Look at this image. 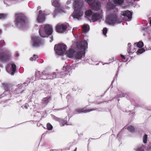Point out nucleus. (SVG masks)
<instances>
[{
  "label": "nucleus",
  "mask_w": 151,
  "mask_h": 151,
  "mask_svg": "<svg viewBox=\"0 0 151 151\" xmlns=\"http://www.w3.org/2000/svg\"><path fill=\"white\" fill-rule=\"evenodd\" d=\"M122 16L124 17L121 19H117L116 16L115 14H111L109 15L106 19V22L109 24L114 25L120 23L122 20L130 21L132 17V13L129 11H124L121 12Z\"/></svg>",
  "instance_id": "obj_1"
},
{
  "label": "nucleus",
  "mask_w": 151,
  "mask_h": 151,
  "mask_svg": "<svg viewBox=\"0 0 151 151\" xmlns=\"http://www.w3.org/2000/svg\"><path fill=\"white\" fill-rule=\"evenodd\" d=\"M77 47L81 51L77 52L74 55V58L78 60L81 59L85 56V50L88 47L87 42L84 40H82L77 44Z\"/></svg>",
  "instance_id": "obj_2"
},
{
  "label": "nucleus",
  "mask_w": 151,
  "mask_h": 151,
  "mask_svg": "<svg viewBox=\"0 0 151 151\" xmlns=\"http://www.w3.org/2000/svg\"><path fill=\"white\" fill-rule=\"evenodd\" d=\"M82 5V2L79 0L75 1L73 4L74 11L73 14V16L74 18L79 19L83 15V12L81 10Z\"/></svg>",
  "instance_id": "obj_3"
},
{
  "label": "nucleus",
  "mask_w": 151,
  "mask_h": 151,
  "mask_svg": "<svg viewBox=\"0 0 151 151\" xmlns=\"http://www.w3.org/2000/svg\"><path fill=\"white\" fill-rule=\"evenodd\" d=\"M39 33L42 37H46L47 35H51L53 32L52 27L49 24L43 25L42 26L39 30Z\"/></svg>",
  "instance_id": "obj_4"
},
{
  "label": "nucleus",
  "mask_w": 151,
  "mask_h": 151,
  "mask_svg": "<svg viewBox=\"0 0 151 151\" xmlns=\"http://www.w3.org/2000/svg\"><path fill=\"white\" fill-rule=\"evenodd\" d=\"M36 80H38L39 78L41 79H52L56 77V73L55 72L52 73V75H49L46 73V71L43 70L42 72L39 71L36 72Z\"/></svg>",
  "instance_id": "obj_5"
},
{
  "label": "nucleus",
  "mask_w": 151,
  "mask_h": 151,
  "mask_svg": "<svg viewBox=\"0 0 151 151\" xmlns=\"http://www.w3.org/2000/svg\"><path fill=\"white\" fill-rule=\"evenodd\" d=\"M15 24L18 27L21 28L24 26L26 24L24 17L22 14H17L15 15Z\"/></svg>",
  "instance_id": "obj_6"
},
{
  "label": "nucleus",
  "mask_w": 151,
  "mask_h": 151,
  "mask_svg": "<svg viewBox=\"0 0 151 151\" xmlns=\"http://www.w3.org/2000/svg\"><path fill=\"white\" fill-rule=\"evenodd\" d=\"M67 49V46L63 44L56 45L54 47V49L56 53L59 55H63L64 54Z\"/></svg>",
  "instance_id": "obj_7"
},
{
  "label": "nucleus",
  "mask_w": 151,
  "mask_h": 151,
  "mask_svg": "<svg viewBox=\"0 0 151 151\" xmlns=\"http://www.w3.org/2000/svg\"><path fill=\"white\" fill-rule=\"evenodd\" d=\"M85 1L95 10L97 11L101 7L100 3L98 0H85Z\"/></svg>",
  "instance_id": "obj_8"
},
{
  "label": "nucleus",
  "mask_w": 151,
  "mask_h": 151,
  "mask_svg": "<svg viewBox=\"0 0 151 151\" xmlns=\"http://www.w3.org/2000/svg\"><path fill=\"white\" fill-rule=\"evenodd\" d=\"M32 45L34 47L40 46L44 43V42L38 36H33L32 37Z\"/></svg>",
  "instance_id": "obj_9"
},
{
  "label": "nucleus",
  "mask_w": 151,
  "mask_h": 151,
  "mask_svg": "<svg viewBox=\"0 0 151 151\" xmlns=\"http://www.w3.org/2000/svg\"><path fill=\"white\" fill-rule=\"evenodd\" d=\"M67 28V25L65 24H59L56 26V30L59 33H63Z\"/></svg>",
  "instance_id": "obj_10"
},
{
  "label": "nucleus",
  "mask_w": 151,
  "mask_h": 151,
  "mask_svg": "<svg viewBox=\"0 0 151 151\" xmlns=\"http://www.w3.org/2000/svg\"><path fill=\"white\" fill-rule=\"evenodd\" d=\"M6 70L9 73L13 75L16 70V65L13 63L9 64L7 67Z\"/></svg>",
  "instance_id": "obj_11"
},
{
  "label": "nucleus",
  "mask_w": 151,
  "mask_h": 151,
  "mask_svg": "<svg viewBox=\"0 0 151 151\" xmlns=\"http://www.w3.org/2000/svg\"><path fill=\"white\" fill-rule=\"evenodd\" d=\"M45 20V14L41 10H40L39 14L37 18L38 22L40 23L42 22Z\"/></svg>",
  "instance_id": "obj_12"
},
{
  "label": "nucleus",
  "mask_w": 151,
  "mask_h": 151,
  "mask_svg": "<svg viewBox=\"0 0 151 151\" xmlns=\"http://www.w3.org/2000/svg\"><path fill=\"white\" fill-rule=\"evenodd\" d=\"M101 17L102 15L101 14L95 13L92 15L91 19L93 22H94L97 21L98 19L101 18Z\"/></svg>",
  "instance_id": "obj_13"
},
{
  "label": "nucleus",
  "mask_w": 151,
  "mask_h": 151,
  "mask_svg": "<svg viewBox=\"0 0 151 151\" xmlns=\"http://www.w3.org/2000/svg\"><path fill=\"white\" fill-rule=\"evenodd\" d=\"M93 110L92 109H87L84 108L83 109H76V113H86Z\"/></svg>",
  "instance_id": "obj_14"
},
{
  "label": "nucleus",
  "mask_w": 151,
  "mask_h": 151,
  "mask_svg": "<svg viewBox=\"0 0 151 151\" xmlns=\"http://www.w3.org/2000/svg\"><path fill=\"white\" fill-rule=\"evenodd\" d=\"M74 52L75 51L73 50L70 49L69 50L66 51L65 54L69 58L73 57L74 58Z\"/></svg>",
  "instance_id": "obj_15"
},
{
  "label": "nucleus",
  "mask_w": 151,
  "mask_h": 151,
  "mask_svg": "<svg viewBox=\"0 0 151 151\" xmlns=\"http://www.w3.org/2000/svg\"><path fill=\"white\" fill-rule=\"evenodd\" d=\"M63 70L64 71L61 72V73L62 76H64L63 73H64V74L65 75L67 74V72H69L70 70V67L68 65H67L66 66H64L63 68Z\"/></svg>",
  "instance_id": "obj_16"
},
{
  "label": "nucleus",
  "mask_w": 151,
  "mask_h": 151,
  "mask_svg": "<svg viewBox=\"0 0 151 151\" xmlns=\"http://www.w3.org/2000/svg\"><path fill=\"white\" fill-rule=\"evenodd\" d=\"M86 18H89L91 17V16L92 15V12L91 10L89 9L86 11L85 12Z\"/></svg>",
  "instance_id": "obj_17"
},
{
  "label": "nucleus",
  "mask_w": 151,
  "mask_h": 151,
  "mask_svg": "<svg viewBox=\"0 0 151 151\" xmlns=\"http://www.w3.org/2000/svg\"><path fill=\"white\" fill-rule=\"evenodd\" d=\"M21 84H19L18 85V88L16 89V90L14 91V93H22V90H21L22 88V87Z\"/></svg>",
  "instance_id": "obj_18"
},
{
  "label": "nucleus",
  "mask_w": 151,
  "mask_h": 151,
  "mask_svg": "<svg viewBox=\"0 0 151 151\" xmlns=\"http://www.w3.org/2000/svg\"><path fill=\"white\" fill-rule=\"evenodd\" d=\"M82 28L84 32H87L89 30V27L88 24H85L83 25Z\"/></svg>",
  "instance_id": "obj_19"
},
{
  "label": "nucleus",
  "mask_w": 151,
  "mask_h": 151,
  "mask_svg": "<svg viewBox=\"0 0 151 151\" xmlns=\"http://www.w3.org/2000/svg\"><path fill=\"white\" fill-rule=\"evenodd\" d=\"M124 128L125 129L127 128L129 131L131 132H133L135 131V129L134 127L132 125H129L126 127H125Z\"/></svg>",
  "instance_id": "obj_20"
},
{
  "label": "nucleus",
  "mask_w": 151,
  "mask_h": 151,
  "mask_svg": "<svg viewBox=\"0 0 151 151\" xmlns=\"http://www.w3.org/2000/svg\"><path fill=\"white\" fill-rule=\"evenodd\" d=\"M52 5L54 6L58 7H59L60 6V4L59 1L57 0L53 1L52 2Z\"/></svg>",
  "instance_id": "obj_21"
},
{
  "label": "nucleus",
  "mask_w": 151,
  "mask_h": 151,
  "mask_svg": "<svg viewBox=\"0 0 151 151\" xmlns=\"http://www.w3.org/2000/svg\"><path fill=\"white\" fill-rule=\"evenodd\" d=\"M57 120L59 121L60 123V125L61 126H63L66 124L67 123V121L65 120L57 119Z\"/></svg>",
  "instance_id": "obj_22"
},
{
  "label": "nucleus",
  "mask_w": 151,
  "mask_h": 151,
  "mask_svg": "<svg viewBox=\"0 0 151 151\" xmlns=\"http://www.w3.org/2000/svg\"><path fill=\"white\" fill-rule=\"evenodd\" d=\"M134 46L137 45V47L139 48H141L143 46V43L141 41L139 42L137 44L136 43L134 44Z\"/></svg>",
  "instance_id": "obj_23"
},
{
  "label": "nucleus",
  "mask_w": 151,
  "mask_h": 151,
  "mask_svg": "<svg viewBox=\"0 0 151 151\" xmlns=\"http://www.w3.org/2000/svg\"><path fill=\"white\" fill-rule=\"evenodd\" d=\"M114 2L116 4L120 5L124 2V0H113Z\"/></svg>",
  "instance_id": "obj_24"
},
{
  "label": "nucleus",
  "mask_w": 151,
  "mask_h": 151,
  "mask_svg": "<svg viewBox=\"0 0 151 151\" xmlns=\"http://www.w3.org/2000/svg\"><path fill=\"white\" fill-rule=\"evenodd\" d=\"M145 146L143 145H142L139 147L137 149H136V151H144Z\"/></svg>",
  "instance_id": "obj_25"
},
{
  "label": "nucleus",
  "mask_w": 151,
  "mask_h": 151,
  "mask_svg": "<svg viewBox=\"0 0 151 151\" xmlns=\"http://www.w3.org/2000/svg\"><path fill=\"white\" fill-rule=\"evenodd\" d=\"M114 7V5L112 4L110 2L107 4V8L109 9H113Z\"/></svg>",
  "instance_id": "obj_26"
},
{
  "label": "nucleus",
  "mask_w": 151,
  "mask_h": 151,
  "mask_svg": "<svg viewBox=\"0 0 151 151\" xmlns=\"http://www.w3.org/2000/svg\"><path fill=\"white\" fill-rule=\"evenodd\" d=\"M145 51V49L143 48H142L138 50L137 52V55L139 54H142V53H143Z\"/></svg>",
  "instance_id": "obj_27"
},
{
  "label": "nucleus",
  "mask_w": 151,
  "mask_h": 151,
  "mask_svg": "<svg viewBox=\"0 0 151 151\" xmlns=\"http://www.w3.org/2000/svg\"><path fill=\"white\" fill-rule=\"evenodd\" d=\"M147 134H145L143 138V142L144 143H146L147 142Z\"/></svg>",
  "instance_id": "obj_28"
},
{
  "label": "nucleus",
  "mask_w": 151,
  "mask_h": 151,
  "mask_svg": "<svg viewBox=\"0 0 151 151\" xmlns=\"http://www.w3.org/2000/svg\"><path fill=\"white\" fill-rule=\"evenodd\" d=\"M38 58V56L37 55H34L33 57H31L30 58V60L31 61L35 60Z\"/></svg>",
  "instance_id": "obj_29"
},
{
  "label": "nucleus",
  "mask_w": 151,
  "mask_h": 151,
  "mask_svg": "<svg viewBox=\"0 0 151 151\" xmlns=\"http://www.w3.org/2000/svg\"><path fill=\"white\" fill-rule=\"evenodd\" d=\"M128 46L129 47V49H128L127 50L128 53L130 54H132L133 52L131 50L130 47H131V44L130 43H129L128 44Z\"/></svg>",
  "instance_id": "obj_30"
},
{
  "label": "nucleus",
  "mask_w": 151,
  "mask_h": 151,
  "mask_svg": "<svg viewBox=\"0 0 151 151\" xmlns=\"http://www.w3.org/2000/svg\"><path fill=\"white\" fill-rule=\"evenodd\" d=\"M47 127L48 130H50L52 128V126L50 123H47Z\"/></svg>",
  "instance_id": "obj_31"
},
{
  "label": "nucleus",
  "mask_w": 151,
  "mask_h": 151,
  "mask_svg": "<svg viewBox=\"0 0 151 151\" xmlns=\"http://www.w3.org/2000/svg\"><path fill=\"white\" fill-rule=\"evenodd\" d=\"M42 101L44 103H47L49 101L48 98H45L42 99Z\"/></svg>",
  "instance_id": "obj_32"
},
{
  "label": "nucleus",
  "mask_w": 151,
  "mask_h": 151,
  "mask_svg": "<svg viewBox=\"0 0 151 151\" xmlns=\"http://www.w3.org/2000/svg\"><path fill=\"white\" fill-rule=\"evenodd\" d=\"M7 16V15L5 14H0V19H4Z\"/></svg>",
  "instance_id": "obj_33"
},
{
  "label": "nucleus",
  "mask_w": 151,
  "mask_h": 151,
  "mask_svg": "<svg viewBox=\"0 0 151 151\" xmlns=\"http://www.w3.org/2000/svg\"><path fill=\"white\" fill-rule=\"evenodd\" d=\"M107 32V29L106 28H104L103 31V33L104 35H106Z\"/></svg>",
  "instance_id": "obj_34"
},
{
  "label": "nucleus",
  "mask_w": 151,
  "mask_h": 151,
  "mask_svg": "<svg viewBox=\"0 0 151 151\" xmlns=\"http://www.w3.org/2000/svg\"><path fill=\"white\" fill-rule=\"evenodd\" d=\"M50 42H52V41L53 40V37L52 36H51V37H50Z\"/></svg>",
  "instance_id": "obj_35"
},
{
  "label": "nucleus",
  "mask_w": 151,
  "mask_h": 151,
  "mask_svg": "<svg viewBox=\"0 0 151 151\" xmlns=\"http://www.w3.org/2000/svg\"><path fill=\"white\" fill-rule=\"evenodd\" d=\"M0 56H1L0 54ZM0 60H4L3 58H2V57H1V56H0Z\"/></svg>",
  "instance_id": "obj_36"
},
{
  "label": "nucleus",
  "mask_w": 151,
  "mask_h": 151,
  "mask_svg": "<svg viewBox=\"0 0 151 151\" xmlns=\"http://www.w3.org/2000/svg\"><path fill=\"white\" fill-rule=\"evenodd\" d=\"M71 3V2L70 1H68L67 2V4H69L70 3Z\"/></svg>",
  "instance_id": "obj_37"
},
{
  "label": "nucleus",
  "mask_w": 151,
  "mask_h": 151,
  "mask_svg": "<svg viewBox=\"0 0 151 151\" xmlns=\"http://www.w3.org/2000/svg\"><path fill=\"white\" fill-rule=\"evenodd\" d=\"M122 57V58L123 59H125V57L123 55H121Z\"/></svg>",
  "instance_id": "obj_38"
},
{
  "label": "nucleus",
  "mask_w": 151,
  "mask_h": 151,
  "mask_svg": "<svg viewBox=\"0 0 151 151\" xmlns=\"http://www.w3.org/2000/svg\"><path fill=\"white\" fill-rule=\"evenodd\" d=\"M2 33V30L0 29V35Z\"/></svg>",
  "instance_id": "obj_39"
},
{
  "label": "nucleus",
  "mask_w": 151,
  "mask_h": 151,
  "mask_svg": "<svg viewBox=\"0 0 151 151\" xmlns=\"http://www.w3.org/2000/svg\"><path fill=\"white\" fill-rule=\"evenodd\" d=\"M41 8V7H40V6H38V7H37V9L38 10L40 9Z\"/></svg>",
  "instance_id": "obj_40"
},
{
  "label": "nucleus",
  "mask_w": 151,
  "mask_h": 151,
  "mask_svg": "<svg viewBox=\"0 0 151 151\" xmlns=\"http://www.w3.org/2000/svg\"><path fill=\"white\" fill-rule=\"evenodd\" d=\"M4 42V41L3 40L1 41H0V43H3V42Z\"/></svg>",
  "instance_id": "obj_41"
},
{
  "label": "nucleus",
  "mask_w": 151,
  "mask_h": 151,
  "mask_svg": "<svg viewBox=\"0 0 151 151\" xmlns=\"http://www.w3.org/2000/svg\"><path fill=\"white\" fill-rule=\"evenodd\" d=\"M125 96L124 95H123V96H120V97H123V96Z\"/></svg>",
  "instance_id": "obj_42"
},
{
  "label": "nucleus",
  "mask_w": 151,
  "mask_h": 151,
  "mask_svg": "<svg viewBox=\"0 0 151 151\" xmlns=\"http://www.w3.org/2000/svg\"><path fill=\"white\" fill-rule=\"evenodd\" d=\"M77 148H76L74 150V151H76Z\"/></svg>",
  "instance_id": "obj_43"
},
{
  "label": "nucleus",
  "mask_w": 151,
  "mask_h": 151,
  "mask_svg": "<svg viewBox=\"0 0 151 151\" xmlns=\"http://www.w3.org/2000/svg\"><path fill=\"white\" fill-rule=\"evenodd\" d=\"M58 10V9H56L55 10L56 11H57Z\"/></svg>",
  "instance_id": "obj_44"
},
{
  "label": "nucleus",
  "mask_w": 151,
  "mask_h": 151,
  "mask_svg": "<svg viewBox=\"0 0 151 151\" xmlns=\"http://www.w3.org/2000/svg\"><path fill=\"white\" fill-rule=\"evenodd\" d=\"M5 90H6V91H7V88H5Z\"/></svg>",
  "instance_id": "obj_45"
},
{
  "label": "nucleus",
  "mask_w": 151,
  "mask_h": 151,
  "mask_svg": "<svg viewBox=\"0 0 151 151\" xmlns=\"http://www.w3.org/2000/svg\"><path fill=\"white\" fill-rule=\"evenodd\" d=\"M25 108L26 109H27V106H25Z\"/></svg>",
  "instance_id": "obj_46"
},
{
  "label": "nucleus",
  "mask_w": 151,
  "mask_h": 151,
  "mask_svg": "<svg viewBox=\"0 0 151 151\" xmlns=\"http://www.w3.org/2000/svg\"><path fill=\"white\" fill-rule=\"evenodd\" d=\"M60 77V76H58V75H57V77Z\"/></svg>",
  "instance_id": "obj_47"
},
{
  "label": "nucleus",
  "mask_w": 151,
  "mask_h": 151,
  "mask_svg": "<svg viewBox=\"0 0 151 151\" xmlns=\"http://www.w3.org/2000/svg\"><path fill=\"white\" fill-rule=\"evenodd\" d=\"M74 28H73V30H74Z\"/></svg>",
  "instance_id": "obj_48"
},
{
  "label": "nucleus",
  "mask_w": 151,
  "mask_h": 151,
  "mask_svg": "<svg viewBox=\"0 0 151 151\" xmlns=\"http://www.w3.org/2000/svg\"><path fill=\"white\" fill-rule=\"evenodd\" d=\"M59 12H60V11H59Z\"/></svg>",
  "instance_id": "obj_49"
},
{
  "label": "nucleus",
  "mask_w": 151,
  "mask_h": 151,
  "mask_svg": "<svg viewBox=\"0 0 151 151\" xmlns=\"http://www.w3.org/2000/svg\"><path fill=\"white\" fill-rule=\"evenodd\" d=\"M104 1V0H103Z\"/></svg>",
  "instance_id": "obj_50"
}]
</instances>
